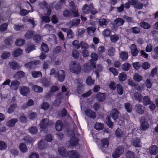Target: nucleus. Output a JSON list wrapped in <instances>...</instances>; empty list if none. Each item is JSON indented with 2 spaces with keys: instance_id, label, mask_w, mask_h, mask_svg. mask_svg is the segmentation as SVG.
<instances>
[{
  "instance_id": "obj_61",
  "label": "nucleus",
  "mask_w": 158,
  "mask_h": 158,
  "mask_svg": "<svg viewBox=\"0 0 158 158\" xmlns=\"http://www.w3.org/2000/svg\"><path fill=\"white\" fill-rule=\"evenodd\" d=\"M41 48L42 50L45 52H48L49 50V48L47 44L43 43L41 44Z\"/></svg>"
},
{
  "instance_id": "obj_39",
  "label": "nucleus",
  "mask_w": 158,
  "mask_h": 158,
  "mask_svg": "<svg viewBox=\"0 0 158 158\" xmlns=\"http://www.w3.org/2000/svg\"><path fill=\"white\" fill-rule=\"evenodd\" d=\"M24 140L26 143H33L34 141V140L29 136H27L24 137L23 139Z\"/></svg>"
},
{
  "instance_id": "obj_38",
  "label": "nucleus",
  "mask_w": 158,
  "mask_h": 158,
  "mask_svg": "<svg viewBox=\"0 0 158 158\" xmlns=\"http://www.w3.org/2000/svg\"><path fill=\"white\" fill-rule=\"evenodd\" d=\"M37 115L36 113L32 111L29 112L28 118L32 120H34L36 118Z\"/></svg>"
},
{
  "instance_id": "obj_44",
  "label": "nucleus",
  "mask_w": 158,
  "mask_h": 158,
  "mask_svg": "<svg viewBox=\"0 0 158 158\" xmlns=\"http://www.w3.org/2000/svg\"><path fill=\"white\" fill-rule=\"evenodd\" d=\"M95 30V28L93 27H89L87 28V31L89 35H93Z\"/></svg>"
},
{
  "instance_id": "obj_53",
  "label": "nucleus",
  "mask_w": 158,
  "mask_h": 158,
  "mask_svg": "<svg viewBox=\"0 0 158 158\" xmlns=\"http://www.w3.org/2000/svg\"><path fill=\"white\" fill-rule=\"evenodd\" d=\"M119 37L116 35H111L110 36V39L112 42H115L118 40Z\"/></svg>"
},
{
  "instance_id": "obj_23",
  "label": "nucleus",
  "mask_w": 158,
  "mask_h": 158,
  "mask_svg": "<svg viewBox=\"0 0 158 158\" xmlns=\"http://www.w3.org/2000/svg\"><path fill=\"white\" fill-rule=\"evenodd\" d=\"M23 50L20 48H18L15 50L12 53V55L14 57H17L22 53Z\"/></svg>"
},
{
  "instance_id": "obj_2",
  "label": "nucleus",
  "mask_w": 158,
  "mask_h": 158,
  "mask_svg": "<svg viewBox=\"0 0 158 158\" xmlns=\"http://www.w3.org/2000/svg\"><path fill=\"white\" fill-rule=\"evenodd\" d=\"M91 57L92 59L90 60V65H89V63H86L84 65L86 69H90L91 66H92L94 69H95L96 67L95 64V62L97 60L98 56L96 53L94 52L91 54Z\"/></svg>"
},
{
  "instance_id": "obj_10",
  "label": "nucleus",
  "mask_w": 158,
  "mask_h": 158,
  "mask_svg": "<svg viewBox=\"0 0 158 158\" xmlns=\"http://www.w3.org/2000/svg\"><path fill=\"white\" fill-rule=\"evenodd\" d=\"M65 74L64 71L60 70L58 73V79L60 82H62L65 78Z\"/></svg>"
},
{
  "instance_id": "obj_15",
  "label": "nucleus",
  "mask_w": 158,
  "mask_h": 158,
  "mask_svg": "<svg viewBox=\"0 0 158 158\" xmlns=\"http://www.w3.org/2000/svg\"><path fill=\"white\" fill-rule=\"evenodd\" d=\"M158 151V148L156 145H152L150 148L149 152L150 154L152 155H156Z\"/></svg>"
},
{
  "instance_id": "obj_11",
  "label": "nucleus",
  "mask_w": 158,
  "mask_h": 158,
  "mask_svg": "<svg viewBox=\"0 0 158 158\" xmlns=\"http://www.w3.org/2000/svg\"><path fill=\"white\" fill-rule=\"evenodd\" d=\"M85 114L88 117L95 119L96 117L95 113L89 109H87L85 111Z\"/></svg>"
},
{
  "instance_id": "obj_30",
  "label": "nucleus",
  "mask_w": 158,
  "mask_h": 158,
  "mask_svg": "<svg viewBox=\"0 0 158 158\" xmlns=\"http://www.w3.org/2000/svg\"><path fill=\"white\" fill-rule=\"evenodd\" d=\"M140 25L141 27L145 29H148L151 27V26L149 24L144 21L140 22Z\"/></svg>"
},
{
  "instance_id": "obj_24",
  "label": "nucleus",
  "mask_w": 158,
  "mask_h": 158,
  "mask_svg": "<svg viewBox=\"0 0 158 158\" xmlns=\"http://www.w3.org/2000/svg\"><path fill=\"white\" fill-rule=\"evenodd\" d=\"M106 94L105 93H98L96 96V98L98 100L100 101L104 100L106 98Z\"/></svg>"
},
{
  "instance_id": "obj_32",
  "label": "nucleus",
  "mask_w": 158,
  "mask_h": 158,
  "mask_svg": "<svg viewBox=\"0 0 158 158\" xmlns=\"http://www.w3.org/2000/svg\"><path fill=\"white\" fill-rule=\"evenodd\" d=\"M109 22V19H106L103 18L100 19L98 21L99 24L101 26H106L107 24Z\"/></svg>"
},
{
  "instance_id": "obj_35",
  "label": "nucleus",
  "mask_w": 158,
  "mask_h": 158,
  "mask_svg": "<svg viewBox=\"0 0 158 158\" xmlns=\"http://www.w3.org/2000/svg\"><path fill=\"white\" fill-rule=\"evenodd\" d=\"M114 22L118 26H120L123 24L124 21L122 19L118 18L115 19Z\"/></svg>"
},
{
  "instance_id": "obj_62",
  "label": "nucleus",
  "mask_w": 158,
  "mask_h": 158,
  "mask_svg": "<svg viewBox=\"0 0 158 158\" xmlns=\"http://www.w3.org/2000/svg\"><path fill=\"white\" fill-rule=\"evenodd\" d=\"M134 96L136 100L139 101H142V96L139 93H135L134 94Z\"/></svg>"
},
{
  "instance_id": "obj_13",
  "label": "nucleus",
  "mask_w": 158,
  "mask_h": 158,
  "mask_svg": "<svg viewBox=\"0 0 158 158\" xmlns=\"http://www.w3.org/2000/svg\"><path fill=\"white\" fill-rule=\"evenodd\" d=\"M130 4L134 6L139 9H141L142 8L143 5L141 3L138 2L135 0H130L129 2Z\"/></svg>"
},
{
  "instance_id": "obj_19",
  "label": "nucleus",
  "mask_w": 158,
  "mask_h": 158,
  "mask_svg": "<svg viewBox=\"0 0 158 158\" xmlns=\"http://www.w3.org/2000/svg\"><path fill=\"white\" fill-rule=\"evenodd\" d=\"M118 112L115 109H113L111 111L110 115L114 120L116 119L118 117Z\"/></svg>"
},
{
  "instance_id": "obj_45",
  "label": "nucleus",
  "mask_w": 158,
  "mask_h": 158,
  "mask_svg": "<svg viewBox=\"0 0 158 158\" xmlns=\"http://www.w3.org/2000/svg\"><path fill=\"white\" fill-rule=\"evenodd\" d=\"M13 27L14 29L16 31H19L22 30L23 29V26L21 24H15Z\"/></svg>"
},
{
  "instance_id": "obj_28",
  "label": "nucleus",
  "mask_w": 158,
  "mask_h": 158,
  "mask_svg": "<svg viewBox=\"0 0 158 158\" xmlns=\"http://www.w3.org/2000/svg\"><path fill=\"white\" fill-rule=\"evenodd\" d=\"M46 146V144L44 140H41L38 142V147L40 149H44Z\"/></svg>"
},
{
  "instance_id": "obj_29",
  "label": "nucleus",
  "mask_w": 158,
  "mask_h": 158,
  "mask_svg": "<svg viewBox=\"0 0 158 158\" xmlns=\"http://www.w3.org/2000/svg\"><path fill=\"white\" fill-rule=\"evenodd\" d=\"M32 89L34 92L36 93H41L43 91V89L42 87L37 85H33Z\"/></svg>"
},
{
  "instance_id": "obj_8",
  "label": "nucleus",
  "mask_w": 158,
  "mask_h": 158,
  "mask_svg": "<svg viewBox=\"0 0 158 158\" xmlns=\"http://www.w3.org/2000/svg\"><path fill=\"white\" fill-rule=\"evenodd\" d=\"M67 155L69 158H80L79 154L76 151H69L67 152Z\"/></svg>"
},
{
  "instance_id": "obj_50",
  "label": "nucleus",
  "mask_w": 158,
  "mask_h": 158,
  "mask_svg": "<svg viewBox=\"0 0 158 158\" xmlns=\"http://www.w3.org/2000/svg\"><path fill=\"white\" fill-rule=\"evenodd\" d=\"M117 88L118 93L119 95H122L123 93V89L122 85L120 84H118Z\"/></svg>"
},
{
  "instance_id": "obj_55",
  "label": "nucleus",
  "mask_w": 158,
  "mask_h": 158,
  "mask_svg": "<svg viewBox=\"0 0 158 158\" xmlns=\"http://www.w3.org/2000/svg\"><path fill=\"white\" fill-rule=\"evenodd\" d=\"M154 53L152 54V56L154 59H158V46L154 49Z\"/></svg>"
},
{
  "instance_id": "obj_18",
  "label": "nucleus",
  "mask_w": 158,
  "mask_h": 158,
  "mask_svg": "<svg viewBox=\"0 0 158 158\" xmlns=\"http://www.w3.org/2000/svg\"><path fill=\"white\" fill-rule=\"evenodd\" d=\"M131 49L132 55L134 56H136L139 52L135 45L134 44H132L131 46Z\"/></svg>"
},
{
  "instance_id": "obj_54",
  "label": "nucleus",
  "mask_w": 158,
  "mask_h": 158,
  "mask_svg": "<svg viewBox=\"0 0 158 158\" xmlns=\"http://www.w3.org/2000/svg\"><path fill=\"white\" fill-rule=\"evenodd\" d=\"M10 66L12 68L14 69H16L19 67V64L15 62H12L10 63Z\"/></svg>"
},
{
  "instance_id": "obj_4",
  "label": "nucleus",
  "mask_w": 158,
  "mask_h": 158,
  "mask_svg": "<svg viewBox=\"0 0 158 158\" xmlns=\"http://www.w3.org/2000/svg\"><path fill=\"white\" fill-rule=\"evenodd\" d=\"M124 152V148L123 147L118 146L115 149L114 152L112 154L113 158L118 157L121 155Z\"/></svg>"
},
{
  "instance_id": "obj_42",
  "label": "nucleus",
  "mask_w": 158,
  "mask_h": 158,
  "mask_svg": "<svg viewBox=\"0 0 158 158\" xmlns=\"http://www.w3.org/2000/svg\"><path fill=\"white\" fill-rule=\"evenodd\" d=\"M95 128L98 130H101L103 129L104 127V125L98 122H96L94 125Z\"/></svg>"
},
{
  "instance_id": "obj_27",
  "label": "nucleus",
  "mask_w": 158,
  "mask_h": 158,
  "mask_svg": "<svg viewBox=\"0 0 158 158\" xmlns=\"http://www.w3.org/2000/svg\"><path fill=\"white\" fill-rule=\"evenodd\" d=\"M19 148L20 151L23 153L26 152L28 150V149L26 144L22 143L20 144Z\"/></svg>"
},
{
  "instance_id": "obj_33",
  "label": "nucleus",
  "mask_w": 158,
  "mask_h": 158,
  "mask_svg": "<svg viewBox=\"0 0 158 158\" xmlns=\"http://www.w3.org/2000/svg\"><path fill=\"white\" fill-rule=\"evenodd\" d=\"M63 127V123L61 120H58L57 121L56 124L55 128L56 130L60 131Z\"/></svg>"
},
{
  "instance_id": "obj_41",
  "label": "nucleus",
  "mask_w": 158,
  "mask_h": 158,
  "mask_svg": "<svg viewBox=\"0 0 158 158\" xmlns=\"http://www.w3.org/2000/svg\"><path fill=\"white\" fill-rule=\"evenodd\" d=\"M102 146L105 148H107L109 144L108 139L107 138H105L101 140Z\"/></svg>"
},
{
  "instance_id": "obj_58",
  "label": "nucleus",
  "mask_w": 158,
  "mask_h": 158,
  "mask_svg": "<svg viewBox=\"0 0 158 158\" xmlns=\"http://www.w3.org/2000/svg\"><path fill=\"white\" fill-rule=\"evenodd\" d=\"M29 131L31 134H35L37 133L38 130L36 127H32L29 128Z\"/></svg>"
},
{
  "instance_id": "obj_48",
  "label": "nucleus",
  "mask_w": 158,
  "mask_h": 158,
  "mask_svg": "<svg viewBox=\"0 0 158 158\" xmlns=\"http://www.w3.org/2000/svg\"><path fill=\"white\" fill-rule=\"evenodd\" d=\"M34 102L33 100L31 99H30L28 100L27 103L26 104H24L22 107V109H25L27 106H32L34 104Z\"/></svg>"
},
{
  "instance_id": "obj_12",
  "label": "nucleus",
  "mask_w": 158,
  "mask_h": 158,
  "mask_svg": "<svg viewBox=\"0 0 158 158\" xmlns=\"http://www.w3.org/2000/svg\"><path fill=\"white\" fill-rule=\"evenodd\" d=\"M80 23V19H73L71 22L67 24V26L71 28L73 26L77 27L78 26Z\"/></svg>"
},
{
  "instance_id": "obj_14",
  "label": "nucleus",
  "mask_w": 158,
  "mask_h": 158,
  "mask_svg": "<svg viewBox=\"0 0 158 158\" xmlns=\"http://www.w3.org/2000/svg\"><path fill=\"white\" fill-rule=\"evenodd\" d=\"M78 143V139L74 136H72L70 139V142L69 146L70 147H73L77 145Z\"/></svg>"
},
{
  "instance_id": "obj_26",
  "label": "nucleus",
  "mask_w": 158,
  "mask_h": 158,
  "mask_svg": "<svg viewBox=\"0 0 158 158\" xmlns=\"http://www.w3.org/2000/svg\"><path fill=\"white\" fill-rule=\"evenodd\" d=\"M149 127V124L145 121L142 122L140 129L143 131L147 130Z\"/></svg>"
},
{
  "instance_id": "obj_25",
  "label": "nucleus",
  "mask_w": 158,
  "mask_h": 158,
  "mask_svg": "<svg viewBox=\"0 0 158 158\" xmlns=\"http://www.w3.org/2000/svg\"><path fill=\"white\" fill-rule=\"evenodd\" d=\"M132 144L134 146L139 147L141 146V143L139 138H136L133 140Z\"/></svg>"
},
{
  "instance_id": "obj_6",
  "label": "nucleus",
  "mask_w": 158,
  "mask_h": 158,
  "mask_svg": "<svg viewBox=\"0 0 158 158\" xmlns=\"http://www.w3.org/2000/svg\"><path fill=\"white\" fill-rule=\"evenodd\" d=\"M53 124V123L52 121L49 122L48 119L45 118L43 119L41 122L40 126V128L44 129L47 127L48 124L50 125H51Z\"/></svg>"
},
{
  "instance_id": "obj_9",
  "label": "nucleus",
  "mask_w": 158,
  "mask_h": 158,
  "mask_svg": "<svg viewBox=\"0 0 158 158\" xmlns=\"http://www.w3.org/2000/svg\"><path fill=\"white\" fill-rule=\"evenodd\" d=\"M69 5L72 9V12L74 14V16H79V15L78 12V10L76 8L74 2L73 1H71L69 3Z\"/></svg>"
},
{
  "instance_id": "obj_5",
  "label": "nucleus",
  "mask_w": 158,
  "mask_h": 158,
  "mask_svg": "<svg viewBox=\"0 0 158 158\" xmlns=\"http://www.w3.org/2000/svg\"><path fill=\"white\" fill-rule=\"evenodd\" d=\"M115 135L118 138H121L125 135L126 131L123 128L117 129L114 132Z\"/></svg>"
},
{
  "instance_id": "obj_57",
  "label": "nucleus",
  "mask_w": 158,
  "mask_h": 158,
  "mask_svg": "<svg viewBox=\"0 0 158 158\" xmlns=\"http://www.w3.org/2000/svg\"><path fill=\"white\" fill-rule=\"evenodd\" d=\"M94 81L91 79L90 77L89 76L87 77L86 80V83L88 85H93L94 84Z\"/></svg>"
},
{
  "instance_id": "obj_47",
  "label": "nucleus",
  "mask_w": 158,
  "mask_h": 158,
  "mask_svg": "<svg viewBox=\"0 0 158 158\" xmlns=\"http://www.w3.org/2000/svg\"><path fill=\"white\" fill-rule=\"evenodd\" d=\"M123 69L124 71H127L130 69L131 65L128 63H125L122 65Z\"/></svg>"
},
{
  "instance_id": "obj_17",
  "label": "nucleus",
  "mask_w": 158,
  "mask_h": 158,
  "mask_svg": "<svg viewBox=\"0 0 158 158\" xmlns=\"http://www.w3.org/2000/svg\"><path fill=\"white\" fill-rule=\"evenodd\" d=\"M62 98V94L61 93H59L56 96L55 101L54 103V104L55 106H59L61 102V100Z\"/></svg>"
},
{
  "instance_id": "obj_20",
  "label": "nucleus",
  "mask_w": 158,
  "mask_h": 158,
  "mask_svg": "<svg viewBox=\"0 0 158 158\" xmlns=\"http://www.w3.org/2000/svg\"><path fill=\"white\" fill-rule=\"evenodd\" d=\"M24 75V73L22 71H19L16 73L14 75L13 77L16 79H19L23 77Z\"/></svg>"
},
{
  "instance_id": "obj_43",
  "label": "nucleus",
  "mask_w": 158,
  "mask_h": 158,
  "mask_svg": "<svg viewBox=\"0 0 158 158\" xmlns=\"http://www.w3.org/2000/svg\"><path fill=\"white\" fill-rule=\"evenodd\" d=\"M144 104L146 105L149 104L151 102L150 98L148 96H145L143 97V101Z\"/></svg>"
},
{
  "instance_id": "obj_36",
  "label": "nucleus",
  "mask_w": 158,
  "mask_h": 158,
  "mask_svg": "<svg viewBox=\"0 0 158 158\" xmlns=\"http://www.w3.org/2000/svg\"><path fill=\"white\" fill-rule=\"evenodd\" d=\"M17 107L16 104H13L10 106L7 110V112L9 114H11L13 113L14 110Z\"/></svg>"
},
{
  "instance_id": "obj_7",
  "label": "nucleus",
  "mask_w": 158,
  "mask_h": 158,
  "mask_svg": "<svg viewBox=\"0 0 158 158\" xmlns=\"http://www.w3.org/2000/svg\"><path fill=\"white\" fill-rule=\"evenodd\" d=\"M20 94L23 96H27L30 92L29 87L27 86H23L19 88Z\"/></svg>"
},
{
  "instance_id": "obj_37",
  "label": "nucleus",
  "mask_w": 158,
  "mask_h": 158,
  "mask_svg": "<svg viewBox=\"0 0 158 158\" xmlns=\"http://www.w3.org/2000/svg\"><path fill=\"white\" fill-rule=\"evenodd\" d=\"M120 57L123 60H126L128 58V54L127 52H123L120 53Z\"/></svg>"
},
{
  "instance_id": "obj_46",
  "label": "nucleus",
  "mask_w": 158,
  "mask_h": 158,
  "mask_svg": "<svg viewBox=\"0 0 158 158\" xmlns=\"http://www.w3.org/2000/svg\"><path fill=\"white\" fill-rule=\"evenodd\" d=\"M31 74L33 77L34 78H37L42 76L41 73L40 71H32L31 72Z\"/></svg>"
},
{
  "instance_id": "obj_3",
  "label": "nucleus",
  "mask_w": 158,
  "mask_h": 158,
  "mask_svg": "<svg viewBox=\"0 0 158 158\" xmlns=\"http://www.w3.org/2000/svg\"><path fill=\"white\" fill-rule=\"evenodd\" d=\"M82 10L84 13L89 14L90 12L92 14L95 15L97 12L96 10L94 7L93 4L90 3L89 6L86 4L83 6Z\"/></svg>"
},
{
  "instance_id": "obj_56",
  "label": "nucleus",
  "mask_w": 158,
  "mask_h": 158,
  "mask_svg": "<svg viewBox=\"0 0 158 158\" xmlns=\"http://www.w3.org/2000/svg\"><path fill=\"white\" fill-rule=\"evenodd\" d=\"M134 79L137 82H139L142 80V77L139 74L135 73L134 75Z\"/></svg>"
},
{
  "instance_id": "obj_34",
  "label": "nucleus",
  "mask_w": 158,
  "mask_h": 158,
  "mask_svg": "<svg viewBox=\"0 0 158 158\" xmlns=\"http://www.w3.org/2000/svg\"><path fill=\"white\" fill-rule=\"evenodd\" d=\"M41 83L42 84V85L45 87H48L50 85V82L48 81L46 79L44 78L42 79Z\"/></svg>"
},
{
  "instance_id": "obj_59",
  "label": "nucleus",
  "mask_w": 158,
  "mask_h": 158,
  "mask_svg": "<svg viewBox=\"0 0 158 158\" xmlns=\"http://www.w3.org/2000/svg\"><path fill=\"white\" fill-rule=\"evenodd\" d=\"M7 146L6 143L2 141H0V150H5Z\"/></svg>"
},
{
  "instance_id": "obj_1",
  "label": "nucleus",
  "mask_w": 158,
  "mask_h": 158,
  "mask_svg": "<svg viewBox=\"0 0 158 158\" xmlns=\"http://www.w3.org/2000/svg\"><path fill=\"white\" fill-rule=\"evenodd\" d=\"M69 68L70 71L75 73H78L81 71L80 65L76 61H72L70 62L69 65Z\"/></svg>"
},
{
  "instance_id": "obj_22",
  "label": "nucleus",
  "mask_w": 158,
  "mask_h": 158,
  "mask_svg": "<svg viewBox=\"0 0 158 158\" xmlns=\"http://www.w3.org/2000/svg\"><path fill=\"white\" fill-rule=\"evenodd\" d=\"M58 152L59 154L63 157H65L67 156L65 149L64 147H60L58 149Z\"/></svg>"
},
{
  "instance_id": "obj_21",
  "label": "nucleus",
  "mask_w": 158,
  "mask_h": 158,
  "mask_svg": "<svg viewBox=\"0 0 158 158\" xmlns=\"http://www.w3.org/2000/svg\"><path fill=\"white\" fill-rule=\"evenodd\" d=\"M20 83L17 81H12L10 86L11 88L14 90H17L19 86Z\"/></svg>"
},
{
  "instance_id": "obj_49",
  "label": "nucleus",
  "mask_w": 158,
  "mask_h": 158,
  "mask_svg": "<svg viewBox=\"0 0 158 158\" xmlns=\"http://www.w3.org/2000/svg\"><path fill=\"white\" fill-rule=\"evenodd\" d=\"M25 41L22 39H19L17 40L15 42V44L18 46H21L25 44Z\"/></svg>"
},
{
  "instance_id": "obj_51",
  "label": "nucleus",
  "mask_w": 158,
  "mask_h": 158,
  "mask_svg": "<svg viewBox=\"0 0 158 158\" xmlns=\"http://www.w3.org/2000/svg\"><path fill=\"white\" fill-rule=\"evenodd\" d=\"M41 19H42L41 24L44 22L47 23H49L50 21L49 17L48 16H41Z\"/></svg>"
},
{
  "instance_id": "obj_16",
  "label": "nucleus",
  "mask_w": 158,
  "mask_h": 158,
  "mask_svg": "<svg viewBox=\"0 0 158 158\" xmlns=\"http://www.w3.org/2000/svg\"><path fill=\"white\" fill-rule=\"evenodd\" d=\"M18 120V119L16 118L10 119L6 122V125L9 127H14L17 122Z\"/></svg>"
},
{
  "instance_id": "obj_60",
  "label": "nucleus",
  "mask_w": 158,
  "mask_h": 158,
  "mask_svg": "<svg viewBox=\"0 0 158 158\" xmlns=\"http://www.w3.org/2000/svg\"><path fill=\"white\" fill-rule=\"evenodd\" d=\"M10 55V52L7 51L4 52L1 56V58L3 59H6Z\"/></svg>"
},
{
  "instance_id": "obj_52",
  "label": "nucleus",
  "mask_w": 158,
  "mask_h": 158,
  "mask_svg": "<svg viewBox=\"0 0 158 158\" xmlns=\"http://www.w3.org/2000/svg\"><path fill=\"white\" fill-rule=\"evenodd\" d=\"M111 33V32L109 29H106L102 32V34L105 37H109Z\"/></svg>"
},
{
  "instance_id": "obj_31",
  "label": "nucleus",
  "mask_w": 158,
  "mask_h": 158,
  "mask_svg": "<svg viewBox=\"0 0 158 158\" xmlns=\"http://www.w3.org/2000/svg\"><path fill=\"white\" fill-rule=\"evenodd\" d=\"M118 78L119 81H124L127 78V74L124 72L120 73L118 75Z\"/></svg>"
},
{
  "instance_id": "obj_40",
  "label": "nucleus",
  "mask_w": 158,
  "mask_h": 158,
  "mask_svg": "<svg viewBox=\"0 0 158 158\" xmlns=\"http://www.w3.org/2000/svg\"><path fill=\"white\" fill-rule=\"evenodd\" d=\"M137 112L140 114H143L144 112V109L143 106L140 105H136Z\"/></svg>"
},
{
  "instance_id": "obj_63",
  "label": "nucleus",
  "mask_w": 158,
  "mask_h": 158,
  "mask_svg": "<svg viewBox=\"0 0 158 158\" xmlns=\"http://www.w3.org/2000/svg\"><path fill=\"white\" fill-rule=\"evenodd\" d=\"M8 24L7 23H5L0 26V31H5L7 28Z\"/></svg>"
},
{
  "instance_id": "obj_64",
  "label": "nucleus",
  "mask_w": 158,
  "mask_h": 158,
  "mask_svg": "<svg viewBox=\"0 0 158 158\" xmlns=\"http://www.w3.org/2000/svg\"><path fill=\"white\" fill-rule=\"evenodd\" d=\"M39 155L38 154L35 152H31L29 156V158H39Z\"/></svg>"
}]
</instances>
